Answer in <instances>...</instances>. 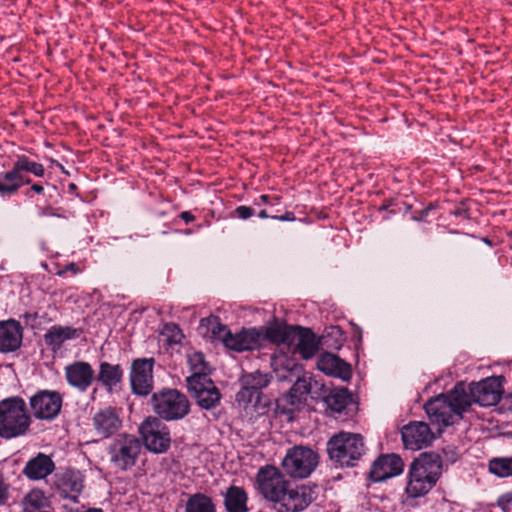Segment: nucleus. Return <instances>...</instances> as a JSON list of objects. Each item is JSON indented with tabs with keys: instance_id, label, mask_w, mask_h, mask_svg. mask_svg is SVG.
Returning a JSON list of instances; mask_svg holds the SVG:
<instances>
[{
	"instance_id": "nucleus-55",
	"label": "nucleus",
	"mask_w": 512,
	"mask_h": 512,
	"mask_svg": "<svg viewBox=\"0 0 512 512\" xmlns=\"http://www.w3.org/2000/svg\"><path fill=\"white\" fill-rule=\"evenodd\" d=\"M23 318L26 320V322L28 323L29 320H35L37 318V314L34 313V314H31V313H25L23 315Z\"/></svg>"
},
{
	"instance_id": "nucleus-47",
	"label": "nucleus",
	"mask_w": 512,
	"mask_h": 512,
	"mask_svg": "<svg viewBox=\"0 0 512 512\" xmlns=\"http://www.w3.org/2000/svg\"><path fill=\"white\" fill-rule=\"evenodd\" d=\"M445 460L449 463H454L458 459V453L455 448L448 447L443 449Z\"/></svg>"
},
{
	"instance_id": "nucleus-18",
	"label": "nucleus",
	"mask_w": 512,
	"mask_h": 512,
	"mask_svg": "<svg viewBox=\"0 0 512 512\" xmlns=\"http://www.w3.org/2000/svg\"><path fill=\"white\" fill-rule=\"evenodd\" d=\"M92 426L97 436L101 439H107L120 430L122 420L115 408L106 407L93 415Z\"/></svg>"
},
{
	"instance_id": "nucleus-53",
	"label": "nucleus",
	"mask_w": 512,
	"mask_h": 512,
	"mask_svg": "<svg viewBox=\"0 0 512 512\" xmlns=\"http://www.w3.org/2000/svg\"><path fill=\"white\" fill-rule=\"evenodd\" d=\"M41 215L43 216H55L56 214L53 212V208L50 206L44 207L42 209Z\"/></svg>"
},
{
	"instance_id": "nucleus-12",
	"label": "nucleus",
	"mask_w": 512,
	"mask_h": 512,
	"mask_svg": "<svg viewBox=\"0 0 512 512\" xmlns=\"http://www.w3.org/2000/svg\"><path fill=\"white\" fill-rule=\"evenodd\" d=\"M154 358H137L130 368L129 380L132 393L138 396L149 395L154 387Z\"/></svg>"
},
{
	"instance_id": "nucleus-9",
	"label": "nucleus",
	"mask_w": 512,
	"mask_h": 512,
	"mask_svg": "<svg viewBox=\"0 0 512 512\" xmlns=\"http://www.w3.org/2000/svg\"><path fill=\"white\" fill-rule=\"evenodd\" d=\"M138 430L142 445H145L150 452L162 454L170 448L172 442L170 429L164 420L156 416H148L139 425Z\"/></svg>"
},
{
	"instance_id": "nucleus-56",
	"label": "nucleus",
	"mask_w": 512,
	"mask_h": 512,
	"mask_svg": "<svg viewBox=\"0 0 512 512\" xmlns=\"http://www.w3.org/2000/svg\"><path fill=\"white\" fill-rule=\"evenodd\" d=\"M258 216L262 219H265V218H268V217H271L272 215H269L267 210L263 209L261 210L259 213H258Z\"/></svg>"
},
{
	"instance_id": "nucleus-52",
	"label": "nucleus",
	"mask_w": 512,
	"mask_h": 512,
	"mask_svg": "<svg viewBox=\"0 0 512 512\" xmlns=\"http://www.w3.org/2000/svg\"><path fill=\"white\" fill-rule=\"evenodd\" d=\"M272 200H279V198H271L270 196L265 194L259 197V201L262 204L272 205Z\"/></svg>"
},
{
	"instance_id": "nucleus-40",
	"label": "nucleus",
	"mask_w": 512,
	"mask_h": 512,
	"mask_svg": "<svg viewBox=\"0 0 512 512\" xmlns=\"http://www.w3.org/2000/svg\"><path fill=\"white\" fill-rule=\"evenodd\" d=\"M44 503V494L40 490H31L23 499L24 511L32 512V510L40 509Z\"/></svg>"
},
{
	"instance_id": "nucleus-44",
	"label": "nucleus",
	"mask_w": 512,
	"mask_h": 512,
	"mask_svg": "<svg viewBox=\"0 0 512 512\" xmlns=\"http://www.w3.org/2000/svg\"><path fill=\"white\" fill-rule=\"evenodd\" d=\"M254 214L255 210L252 207L244 205L236 207L235 210L233 211V215L242 220H247Z\"/></svg>"
},
{
	"instance_id": "nucleus-24",
	"label": "nucleus",
	"mask_w": 512,
	"mask_h": 512,
	"mask_svg": "<svg viewBox=\"0 0 512 512\" xmlns=\"http://www.w3.org/2000/svg\"><path fill=\"white\" fill-rule=\"evenodd\" d=\"M293 344L296 345L301 357L306 360L314 357L321 346L320 338H317L311 329L300 326H296Z\"/></svg>"
},
{
	"instance_id": "nucleus-35",
	"label": "nucleus",
	"mask_w": 512,
	"mask_h": 512,
	"mask_svg": "<svg viewBox=\"0 0 512 512\" xmlns=\"http://www.w3.org/2000/svg\"><path fill=\"white\" fill-rule=\"evenodd\" d=\"M488 470L499 478L512 476V457H495L489 460Z\"/></svg>"
},
{
	"instance_id": "nucleus-28",
	"label": "nucleus",
	"mask_w": 512,
	"mask_h": 512,
	"mask_svg": "<svg viewBox=\"0 0 512 512\" xmlns=\"http://www.w3.org/2000/svg\"><path fill=\"white\" fill-rule=\"evenodd\" d=\"M296 326H290L283 323H274L262 332V341L267 340L274 344H293V335H295Z\"/></svg>"
},
{
	"instance_id": "nucleus-27",
	"label": "nucleus",
	"mask_w": 512,
	"mask_h": 512,
	"mask_svg": "<svg viewBox=\"0 0 512 512\" xmlns=\"http://www.w3.org/2000/svg\"><path fill=\"white\" fill-rule=\"evenodd\" d=\"M445 395L449 399V404H451L458 419H461L462 413L474 403V397L471 391H467L466 385L463 382L457 383L454 388Z\"/></svg>"
},
{
	"instance_id": "nucleus-1",
	"label": "nucleus",
	"mask_w": 512,
	"mask_h": 512,
	"mask_svg": "<svg viewBox=\"0 0 512 512\" xmlns=\"http://www.w3.org/2000/svg\"><path fill=\"white\" fill-rule=\"evenodd\" d=\"M30 175L44 177L45 167L24 154L15 155L11 168L0 172V197H13L25 185L30 186L24 192L27 198H33L34 194L42 195L44 185L40 182L33 183Z\"/></svg>"
},
{
	"instance_id": "nucleus-22",
	"label": "nucleus",
	"mask_w": 512,
	"mask_h": 512,
	"mask_svg": "<svg viewBox=\"0 0 512 512\" xmlns=\"http://www.w3.org/2000/svg\"><path fill=\"white\" fill-rule=\"evenodd\" d=\"M54 485L60 496L75 501L83 489V480L78 471L68 469L55 475Z\"/></svg>"
},
{
	"instance_id": "nucleus-43",
	"label": "nucleus",
	"mask_w": 512,
	"mask_h": 512,
	"mask_svg": "<svg viewBox=\"0 0 512 512\" xmlns=\"http://www.w3.org/2000/svg\"><path fill=\"white\" fill-rule=\"evenodd\" d=\"M497 506L501 509L502 512H511L512 511V490L502 494L498 497Z\"/></svg>"
},
{
	"instance_id": "nucleus-16",
	"label": "nucleus",
	"mask_w": 512,
	"mask_h": 512,
	"mask_svg": "<svg viewBox=\"0 0 512 512\" xmlns=\"http://www.w3.org/2000/svg\"><path fill=\"white\" fill-rule=\"evenodd\" d=\"M404 463L397 454H382L373 462L369 476L374 482L384 481L386 479L400 475L403 472Z\"/></svg>"
},
{
	"instance_id": "nucleus-21",
	"label": "nucleus",
	"mask_w": 512,
	"mask_h": 512,
	"mask_svg": "<svg viewBox=\"0 0 512 512\" xmlns=\"http://www.w3.org/2000/svg\"><path fill=\"white\" fill-rule=\"evenodd\" d=\"M23 340V328L20 322L9 319L0 321V352L9 353L18 350Z\"/></svg>"
},
{
	"instance_id": "nucleus-13",
	"label": "nucleus",
	"mask_w": 512,
	"mask_h": 512,
	"mask_svg": "<svg viewBox=\"0 0 512 512\" xmlns=\"http://www.w3.org/2000/svg\"><path fill=\"white\" fill-rule=\"evenodd\" d=\"M504 382V376L487 377L480 382L471 383L468 390L474 397V403L484 407L493 406L498 404L502 398Z\"/></svg>"
},
{
	"instance_id": "nucleus-8",
	"label": "nucleus",
	"mask_w": 512,
	"mask_h": 512,
	"mask_svg": "<svg viewBox=\"0 0 512 512\" xmlns=\"http://www.w3.org/2000/svg\"><path fill=\"white\" fill-rule=\"evenodd\" d=\"M287 475L282 469L273 465L261 467L256 475V482L260 494L268 501L279 506L289 488Z\"/></svg>"
},
{
	"instance_id": "nucleus-15",
	"label": "nucleus",
	"mask_w": 512,
	"mask_h": 512,
	"mask_svg": "<svg viewBox=\"0 0 512 512\" xmlns=\"http://www.w3.org/2000/svg\"><path fill=\"white\" fill-rule=\"evenodd\" d=\"M401 436L404 447L413 451L427 447L435 438L428 424L416 421L403 426Z\"/></svg>"
},
{
	"instance_id": "nucleus-34",
	"label": "nucleus",
	"mask_w": 512,
	"mask_h": 512,
	"mask_svg": "<svg viewBox=\"0 0 512 512\" xmlns=\"http://www.w3.org/2000/svg\"><path fill=\"white\" fill-rule=\"evenodd\" d=\"M270 380L269 374L260 371L243 374L240 378L241 385H245L257 392H262V389L268 386Z\"/></svg>"
},
{
	"instance_id": "nucleus-33",
	"label": "nucleus",
	"mask_w": 512,
	"mask_h": 512,
	"mask_svg": "<svg viewBox=\"0 0 512 512\" xmlns=\"http://www.w3.org/2000/svg\"><path fill=\"white\" fill-rule=\"evenodd\" d=\"M345 340L344 332L339 326L327 327L320 337L321 346L332 350H339Z\"/></svg>"
},
{
	"instance_id": "nucleus-36",
	"label": "nucleus",
	"mask_w": 512,
	"mask_h": 512,
	"mask_svg": "<svg viewBox=\"0 0 512 512\" xmlns=\"http://www.w3.org/2000/svg\"><path fill=\"white\" fill-rule=\"evenodd\" d=\"M200 323L201 327L207 328V331L211 333L213 339L219 340L222 343L223 339H225L226 332L230 331L227 325L220 322V318L218 316L203 318Z\"/></svg>"
},
{
	"instance_id": "nucleus-50",
	"label": "nucleus",
	"mask_w": 512,
	"mask_h": 512,
	"mask_svg": "<svg viewBox=\"0 0 512 512\" xmlns=\"http://www.w3.org/2000/svg\"><path fill=\"white\" fill-rule=\"evenodd\" d=\"M271 218L277 219L280 221H294L296 219L295 214L293 212H286L285 214L280 215V216L273 215V216H271Z\"/></svg>"
},
{
	"instance_id": "nucleus-49",
	"label": "nucleus",
	"mask_w": 512,
	"mask_h": 512,
	"mask_svg": "<svg viewBox=\"0 0 512 512\" xmlns=\"http://www.w3.org/2000/svg\"><path fill=\"white\" fill-rule=\"evenodd\" d=\"M67 271H70V272H72L73 274H77V273H79V272H80V269H79V267L77 266V264H76V263H73V262H72V263L67 264V265L64 267V269H63L62 271H59V272H58V275H60V276H61V275H63V274H64L65 272H67Z\"/></svg>"
},
{
	"instance_id": "nucleus-54",
	"label": "nucleus",
	"mask_w": 512,
	"mask_h": 512,
	"mask_svg": "<svg viewBox=\"0 0 512 512\" xmlns=\"http://www.w3.org/2000/svg\"><path fill=\"white\" fill-rule=\"evenodd\" d=\"M453 214L455 216H461V217H464V218H467V211L465 209H462V208H457L453 211Z\"/></svg>"
},
{
	"instance_id": "nucleus-29",
	"label": "nucleus",
	"mask_w": 512,
	"mask_h": 512,
	"mask_svg": "<svg viewBox=\"0 0 512 512\" xmlns=\"http://www.w3.org/2000/svg\"><path fill=\"white\" fill-rule=\"evenodd\" d=\"M223 496L226 512H248V495L243 487L231 485Z\"/></svg>"
},
{
	"instance_id": "nucleus-3",
	"label": "nucleus",
	"mask_w": 512,
	"mask_h": 512,
	"mask_svg": "<svg viewBox=\"0 0 512 512\" xmlns=\"http://www.w3.org/2000/svg\"><path fill=\"white\" fill-rule=\"evenodd\" d=\"M326 451L333 466L350 468L358 465L366 446L362 435L341 431L327 441Z\"/></svg>"
},
{
	"instance_id": "nucleus-39",
	"label": "nucleus",
	"mask_w": 512,
	"mask_h": 512,
	"mask_svg": "<svg viewBox=\"0 0 512 512\" xmlns=\"http://www.w3.org/2000/svg\"><path fill=\"white\" fill-rule=\"evenodd\" d=\"M262 392L250 389L249 387L242 385L240 391L236 394V401L238 404L248 406L249 404L257 407L260 404Z\"/></svg>"
},
{
	"instance_id": "nucleus-4",
	"label": "nucleus",
	"mask_w": 512,
	"mask_h": 512,
	"mask_svg": "<svg viewBox=\"0 0 512 512\" xmlns=\"http://www.w3.org/2000/svg\"><path fill=\"white\" fill-rule=\"evenodd\" d=\"M31 425V415L26 403L19 396L8 397L0 401V437L12 439L23 436Z\"/></svg>"
},
{
	"instance_id": "nucleus-57",
	"label": "nucleus",
	"mask_w": 512,
	"mask_h": 512,
	"mask_svg": "<svg viewBox=\"0 0 512 512\" xmlns=\"http://www.w3.org/2000/svg\"><path fill=\"white\" fill-rule=\"evenodd\" d=\"M76 189H77L76 184H74V183H70V184H69V190H71V191H72V190H76Z\"/></svg>"
},
{
	"instance_id": "nucleus-2",
	"label": "nucleus",
	"mask_w": 512,
	"mask_h": 512,
	"mask_svg": "<svg viewBox=\"0 0 512 512\" xmlns=\"http://www.w3.org/2000/svg\"><path fill=\"white\" fill-rule=\"evenodd\" d=\"M443 471V459L435 452H423L409 467L406 493L418 498L428 494L437 484Z\"/></svg>"
},
{
	"instance_id": "nucleus-11",
	"label": "nucleus",
	"mask_w": 512,
	"mask_h": 512,
	"mask_svg": "<svg viewBox=\"0 0 512 512\" xmlns=\"http://www.w3.org/2000/svg\"><path fill=\"white\" fill-rule=\"evenodd\" d=\"M186 384L191 396L202 409L211 410L220 403L221 393L211 378L187 377Z\"/></svg>"
},
{
	"instance_id": "nucleus-10",
	"label": "nucleus",
	"mask_w": 512,
	"mask_h": 512,
	"mask_svg": "<svg viewBox=\"0 0 512 512\" xmlns=\"http://www.w3.org/2000/svg\"><path fill=\"white\" fill-rule=\"evenodd\" d=\"M63 398L58 391L39 390L30 397L31 414L38 420L52 421L60 413Z\"/></svg>"
},
{
	"instance_id": "nucleus-45",
	"label": "nucleus",
	"mask_w": 512,
	"mask_h": 512,
	"mask_svg": "<svg viewBox=\"0 0 512 512\" xmlns=\"http://www.w3.org/2000/svg\"><path fill=\"white\" fill-rule=\"evenodd\" d=\"M468 239H469L468 235H464V234L460 235V234L456 233V237L451 238L449 240V245L455 250H461L466 246Z\"/></svg>"
},
{
	"instance_id": "nucleus-25",
	"label": "nucleus",
	"mask_w": 512,
	"mask_h": 512,
	"mask_svg": "<svg viewBox=\"0 0 512 512\" xmlns=\"http://www.w3.org/2000/svg\"><path fill=\"white\" fill-rule=\"evenodd\" d=\"M83 333L81 328H73L70 326L54 325L50 327L44 334L45 344L54 353L58 352L65 341L80 337Z\"/></svg>"
},
{
	"instance_id": "nucleus-20",
	"label": "nucleus",
	"mask_w": 512,
	"mask_h": 512,
	"mask_svg": "<svg viewBox=\"0 0 512 512\" xmlns=\"http://www.w3.org/2000/svg\"><path fill=\"white\" fill-rule=\"evenodd\" d=\"M65 378L70 386L86 392L95 380V373L90 363L75 361L65 367Z\"/></svg>"
},
{
	"instance_id": "nucleus-17",
	"label": "nucleus",
	"mask_w": 512,
	"mask_h": 512,
	"mask_svg": "<svg viewBox=\"0 0 512 512\" xmlns=\"http://www.w3.org/2000/svg\"><path fill=\"white\" fill-rule=\"evenodd\" d=\"M262 332L257 328H243L240 332H226L223 345L233 351L243 352L254 350L261 346Z\"/></svg>"
},
{
	"instance_id": "nucleus-5",
	"label": "nucleus",
	"mask_w": 512,
	"mask_h": 512,
	"mask_svg": "<svg viewBox=\"0 0 512 512\" xmlns=\"http://www.w3.org/2000/svg\"><path fill=\"white\" fill-rule=\"evenodd\" d=\"M151 406L156 417L164 421H177L190 413L188 397L174 388H163L151 396Z\"/></svg>"
},
{
	"instance_id": "nucleus-38",
	"label": "nucleus",
	"mask_w": 512,
	"mask_h": 512,
	"mask_svg": "<svg viewBox=\"0 0 512 512\" xmlns=\"http://www.w3.org/2000/svg\"><path fill=\"white\" fill-rule=\"evenodd\" d=\"M303 402V399L289 391L286 395L277 400V410L283 414L292 415L295 411L300 409Z\"/></svg>"
},
{
	"instance_id": "nucleus-19",
	"label": "nucleus",
	"mask_w": 512,
	"mask_h": 512,
	"mask_svg": "<svg viewBox=\"0 0 512 512\" xmlns=\"http://www.w3.org/2000/svg\"><path fill=\"white\" fill-rule=\"evenodd\" d=\"M424 409L432 423L441 424L443 427L452 425L455 418H457L445 394H440L428 400Z\"/></svg>"
},
{
	"instance_id": "nucleus-58",
	"label": "nucleus",
	"mask_w": 512,
	"mask_h": 512,
	"mask_svg": "<svg viewBox=\"0 0 512 512\" xmlns=\"http://www.w3.org/2000/svg\"><path fill=\"white\" fill-rule=\"evenodd\" d=\"M388 207H389V204H383V205L379 208V210H380V211H382V210H387V209H388Z\"/></svg>"
},
{
	"instance_id": "nucleus-41",
	"label": "nucleus",
	"mask_w": 512,
	"mask_h": 512,
	"mask_svg": "<svg viewBox=\"0 0 512 512\" xmlns=\"http://www.w3.org/2000/svg\"><path fill=\"white\" fill-rule=\"evenodd\" d=\"M289 391L305 401L311 391V383L306 377H299Z\"/></svg>"
},
{
	"instance_id": "nucleus-26",
	"label": "nucleus",
	"mask_w": 512,
	"mask_h": 512,
	"mask_svg": "<svg viewBox=\"0 0 512 512\" xmlns=\"http://www.w3.org/2000/svg\"><path fill=\"white\" fill-rule=\"evenodd\" d=\"M55 470V463L50 456L44 453H38L31 458L23 468V474L33 481L45 479Z\"/></svg>"
},
{
	"instance_id": "nucleus-51",
	"label": "nucleus",
	"mask_w": 512,
	"mask_h": 512,
	"mask_svg": "<svg viewBox=\"0 0 512 512\" xmlns=\"http://www.w3.org/2000/svg\"><path fill=\"white\" fill-rule=\"evenodd\" d=\"M179 217L186 223H190L195 220V216L190 211L181 212Z\"/></svg>"
},
{
	"instance_id": "nucleus-14",
	"label": "nucleus",
	"mask_w": 512,
	"mask_h": 512,
	"mask_svg": "<svg viewBox=\"0 0 512 512\" xmlns=\"http://www.w3.org/2000/svg\"><path fill=\"white\" fill-rule=\"evenodd\" d=\"M318 496L317 485H301L296 489H287L283 500L276 507L278 512H301L306 509Z\"/></svg>"
},
{
	"instance_id": "nucleus-42",
	"label": "nucleus",
	"mask_w": 512,
	"mask_h": 512,
	"mask_svg": "<svg viewBox=\"0 0 512 512\" xmlns=\"http://www.w3.org/2000/svg\"><path fill=\"white\" fill-rule=\"evenodd\" d=\"M163 335L167 336L169 345L179 344L183 339V334L176 324H166L163 330Z\"/></svg>"
},
{
	"instance_id": "nucleus-32",
	"label": "nucleus",
	"mask_w": 512,
	"mask_h": 512,
	"mask_svg": "<svg viewBox=\"0 0 512 512\" xmlns=\"http://www.w3.org/2000/svg\"><path fill=\"white\" fill-rule=\"evenodd\" d=\"M185 512H216L212 498L203 493H195L189 496Z\"/></svg>"
},
{
	"instance_id": "nucleus-31",
	"label": "nucleus",
	"mask_w": 512,
	"mask_h": 512,
	"mask_svg": "<svg viewBox=\"0 0 512 512\" xmlns=\"http://www.w3.org/2000/svg\"><path fill=\"white\" fill-rule=\"evenodd\" d=\"M324 401L329 409L340 413L350 403L351 395L347 388L334 389L324 397Z\"/></svg>"
},
{
	"instance_id": "nucleus-30",
	"label": "nucleus",
	"mask_w": 512,
	"mask_h": 512,
	"mask_svg": "<svg viewBox=\"0 0 512 512\" xmlns=\"http://www.w3.org/2000/svg\"><path fill=\"white\" fill-rule=\"evenodd\" d=\"M123 369L120 364H111L109 362H101L97 380L108 390H112L119 385L123 379Z\"/></svg>"
},
{
	"instance_id": "nucleus-6",
	"label": "nucleus",
	"mask_w": 512,
	"mask_h": 512,
	"mask_svg": "<svg viewBox=\"0 0 512 512\" xmlns=\"http://www.w3.org/2000/svg\"><path fill=\"white\" fill-rule=\"evenodd\" d=\"M142 450V442L137 436L120 433L108 445L107 454L112 467L125 472L137 464Z\"/></svg>"
},
{
	"instance_id": "nucleus-7",
	"label": "nucleus",
	"mask_w": 512,
	"mask_h": 512,
	"mask_svg": "<svg viewBox=\"0 0 512 512\" xmlns=\"http://www.w3.org/2000/svg\"><path fill=\"white\" fill-rule=\"evenodd\" d=\"M319 464V454L312 448L296 445L286 451L281 461L284 474L292 479L308 478Z\"/></svg>"
},
{
	"instance_id": "nucleus-48",
	"label": "nucleus",
	"mask_w": 512,
	"mask_h": 512,
	"mask_svg": "<svg viewBox=\"0 0 512 512\" xmlns=\"http://www.w3.org/2000/svg\"><path fill=\"white\" fill-rule=\"evenodd\" d=\"M431 209V205L428 206L427 208H424L422 209L421 211L419 212H416L413 216H412V219L414 221H422L426 218V216L428 215L429 211Z\"/></svg>"
},
{
	"instance_id": "nucleus-59",
	"label": "nucleus",
	"mask_w": 512,
	"mask_h": 512,
	"mask_svg": "<svg viewBox=\"0 0 512 512\" xmlns=\"http://www.w3.org/2000/svg\"><path fill=\"white\" fill-rule=\"evenodd\" d=\"M484 242H485V243H487V244H489V245L491 244L490 240H489V239H487V238H485V239H484Z\"/></svg>"
},
{
	"instance_id": "nucleus-23",
	"label": "nucleus",
	"mask_w": 512,
	"mask_h": 512,
	"mask_svg": "<svg viewBox=\"0 0 512 512\" xmlns=\"http://www.w3.org/2000/svg\"><path fill=\"white\" fill-rule=\"evenodd\" d=\"M317 368L328 376H333L349 381L352 377V368L349 363L338 356L324 352L317 361Z\"/></svg>"
},
{
	"instance_id": "nucleus-46",
	"label": "nucleus",
	"mask_w": 512,
	"mask_h": 512,
	"mask_svg": "<svg viewBox=\"0 0 512 512\" xmlns=\"http://www.w3.org/2000/svg\"><path fill=\"white\" fill-rule=\"evenodd\" d=\"M8 497V486L4 482V477L0 473V506L4 504Z\"/></svg>"
},
{
	"instance_id": "nucleus-37",
	"label": "nucleus",
	"mask_w": 512,
	"mask_h": 512,
	"mask_svg": "<svg viewBox=\"0 0 512 512\" xmlns=\"http://www.w3.org/2000/svg\"><path fill=\"white\" fill-rule=\"evenodd\" d=\"M188 363L190 365V369L192 371V375L190 377H204L210 378V368L205 361V356L201 352H194L188 356Z\"/></svg>"
}]
</instances>
